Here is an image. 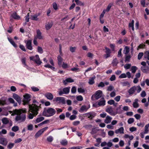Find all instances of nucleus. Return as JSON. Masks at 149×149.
Returning <instances> with one entry per match:
<instances>
[{
	"instance_id": "nucleus-62",
	"label": "nucleus",
	"mask_w": 149,
	"mask_h": 149,
	"mask_svg": "<svg viewBox=\"0 0 149 149\" xmlns=\"http://www.w3.org/2000/svg\"><path fill=\"white\" fill-rule=\"evenodd\" d=\"M114 134V132L112 130H110L108 132V134L109 136H113V135Z\"/></svg>"
},
{
	"instance_id": "nucleus-30",
	"label": "nucleus",
	"mask_w": 149,
	"mask_h": 149,
	"mask_svg": "<svg viewBox=\"0 0 149 149\" xmlns=\"http://www.w3.org/2000/svg\"><path fill=\"white\" fill-rule=\"evenodd\" d=\"M36 57L37 58V60H35V62L38 65H40L42 63L41 61L40 60V58L38 55H36Z\"/></svg>"
},
{
	"instance_id": "nucleus-43",
	"label": "nucleus",
	"mask_w": 149,
	"mask_h": 149,
	"mask_svg": "<svg viewBox=\"0 0 149 149\" xmlns=\"http://www.w3.org/2000/svg\"><path fill=\"white\" fill-rule=\"evenodd\" d=\"M122 85L123 86H128V87H129L130 86V84L128 81L122 83Z\"/></svg>"
},
{
	"instance_id": "nucleus-12",
	"label": "nucleus",
	"mask_w": 149,
	"mask_h": 149,
	"mask_svg": "<svg viewBox=\"0 0 149 149\" xmlns=\"http://www.w3.org/2000/svg\"><path fill=\"white\" fill-rule=\"evenodd\" d=\"M106 111L109 113L112 116H115L116 113L113 112L112 110V108L111 107H110L107 108L106 110Z\"/></svg>"
},
{
	"instance_id": "nucleus-34",
	"label": "nucleus",
	"mask_w": 149,
	"mask_h": 149,
	"mask_svg": "<svg viewBox=\"0 0 149 149\" xmlns=\"http://www.w3.org/2000/svg\"><path fill=\"white\" fill-rule=\"evenodd\" d=\"M57 59L58 65L60 66L62 65V62L63 61V59L60 56H58Z\"/></svg>"
},
{
	"instance_id": "nucleus-51",
	"label": "nucleus",
	"mask_w": 149,
	"mask_h": 149,
	"mask_svg": "<svg viewBox=\"0 0 149 149\" xmlns=\"http://www.w3.org/2000/svg\"><path fill=\"white\" fill-rule=\"evenodd\" d=\"M78 92L80 93H83L85 92V90L82 88H78L77 89Z\"/></svg>"
},
{
	"instance_id": "nucleus-15",
	"label": "nucleus",
	"mask_w": 149,
	"mask_h": 149,
	"mask_svg": "<svg viewBox=\"0 0 149 149\" xmlns=\"http://www.w3.org/2000/svg\"><path fill=\"white\" fill-rule=\"evenodd\" d=\"M8 141L5 138H1L0 139V144L3 146H6L7 144Z\"/></svg>"
},
{
	"instance_id": "nucleus-63",
	"label": "nucleus",
	"mask_w": 149,
	"mask_h": 149,
	"mask_svg": "<svg viewBox=\"0 0 149 149\" xmlns=\"http://www.w3.org/2000/svg\"><path fill=\"white\" fill-rule=\"evenodd\" d=\"M82 148V147L81 146H76V147H72L68 149H80Z\"/></svg>"
},
{
	"instance_id": "nucleus-42",
	"label": "nucleus",
	"mask_w": 149,
	"mask_h": 149,
	"mask_svg": "<svg viewBox=\"0 0 149 149\" xmlns=\"http://www.w3.org/2000/svg\"><path fill=\"white\" fill-rule=\"evenodd\" d=\"M44 119V118L43 117H40L37 118L36 120V122L37 123H38L42 121Z\"/></svg>"
},
{
	"instance_id": "nucleus-56",
	"label": "nucleus",
	"mask_w": 149,
	"mask_h": 149,
	"mask_svg": "<svg viewBox=\"0 0 149 149\" xmlns=\"http://www.w3.org/2000/svg\"><path fill=\"white\" fill-rule=\"evenodd\" d=\"M114 89V87L112 85H110L107 87V91H111Z\"/></svg>"
},
{
	"instance_id": "nucleus-21",
	"label": "nucleus",
	"mask_w": 149,
	"mask_h": 149,
	"mask_svg": "<svg viewBox=\"0 0 149 149\" xmlns=\"http://www.w3.org/2000/svg\"><path fill=\"white\" fill-rule=\"evenodd\" d=\"M122 105H120L116 109V114L117 113H121L123 112V111L122 109Z\"/></svg>"
},
{
	"instance_id": "nucleus-1",
	"label": "nucleus",
	"mask_w": 149,
	"mask_h": 149,
	"mask_svg": "<svg viewBox=\"0 0 149 149\" xmlns=\"http://www.w3.org/2000/svg\"><path fill=\"white\" fill-rule=\"evenodd\" d=\"M33 102L32 104L29 105V110L32 113H29L28 118L29 119H32L34 116L37 115L38 111L41 108V104L40 102L33 100Z\"/></svg>"
},
{
	"instance_id": "nucleus-38",
	"label": "nucleus",
	"mask_w": 149,
	"mask_h": 149,
	"mask_svg": "<svg viewBox=\"0 0 149 149\" xmlns=\"http://www.w3.org/2000/svg\"><path fill=\"white\" fill-rule=\"evenodd\" d=\"M137 70V68L136 66H133L131 67V71L132 73H134Z\"/></svg>"
},
{
	"instance_id": "nucleus-25",
	"label": "nucleus",
	"mask_w": 149,
	"mask_h": 149,
	"mask_svg": "<svg viewBox=\"0 0 149 149\" xmlns=\"http://www.w3.org/2000/svg\"><path fill=\"white\" fill-rule=\"evenodd\" d=\"M11 16L14 19H16L18 20L20 18V17L15 12L13 13L12 14Z\"/></svg>"
},
{
	"instance_id": "nucleus-48",
	"label": "nucleus",
	"mask_w": 149,
	"mask_h": 149,
	"mask_svg": "<svg viewBox=\"0 0 149 149\" xmlns=\"http://www.w3.org/2000/svg\"><path fill=\"white\" fill-rule=\"evenodd\" d=\"M92 127V125H85L84 126V127L86 129H89Z\"/></svg>"
},
{
	"instance_id": "nucleus-8",
	"label": "nucleus",
	"mask_w": 149,
	"mask_h": 149,
	"mask_svg": "<svg viewBox=\"0 0 149 149\" xmlns=\"http://www.w3.org/2000/svg\"><path fill=\"white\" fill-rule=\"evenodd\" d=\"M24 43L26 44V47L29 50H31L33 49V47L32 46L31 40H25Z\"/></svg>"
},
{
	"instance_id": "nucleus-64",
	"label": "nucleus",
	"mask_w": 149,
	"mask_h": 149,
	"mask_svg": "<svg viewBox=\"0 0 149 149\" xmlns=\"http://www.w3.org/2000/svg\"><path fill=\"white\" fill-rule=\"evenodd\" d=\"M77 100L79 101H81L83 100V97L81 95H79L77 97Z\"/></svg>"
},
{
	"instance_id": "nucleus-61",
	"label": "nucleus",
	"mask_w": 149,
	"mask_h": 149,
	"mask_svg": "<svg viewBox=\"0 0 149 149\" xmlns=\"http://www.w3.org/2000/svg\"><path fill=\"white\" fill-rule=\"evenodd\" d=\"M131 66V64H126L124 65V68L125 69H129L130 68Z\"/></svg>"
},
{
	"instance_id": "nucleus-23",
	"label": "nucleus",
	"mask_w": 149,
	"mask_h": 149,
	"mask_svg": "<svg viewBox=\"0 0 149 149\" xmlns=\"http://www.w3.org/2000/svg\"><path fill=\"white\" fill-rule=\"evenodd\" d=\"M112 119V118L111 117L109 116H107L106 117L104 122L107 124L110 123L111 122Z\"/></svg>"
},
{
	"instance_id": "nucleus-29",
	"label": "nucleus",
	"mask_w": 149,
	"mask_h": 149,
	"mask_svg": "<svg viewBox=\"0 0 149 149\" xmlns=\"http://www.w3.org/2000/svg\"><path fill=\"white\" fill-rule=\"evenodd\" d=\"M131 57V56L130 54L125 55V62H129Z\"/></svg>"
},
{
	"instance_id": "nucleus-53",
	"label": "nucleus",
	"mask_w": 149,
	"mask_h": 149,
	"mask_svg": "<svg viewBox=\"0 0 149 149\" xmlns=\"http://www.w3.org/2000/svg\"><path fill=\"white\" fill-rule=\"evenodd\" d=\"M77 91L76 88L75 86L72 87L71 90V92L72 93H76Z\"/></svg>"
},
{
	"instance_id": "nucleus-5",
	"label": "nucleus",
	"mask_w": 149,
	"mask_h": 149,
	"mask_svg": "<svg viewBox=\"0 0 149 149\" xmlns=\"http://www.w3.org/2000/svg\"><path fill=\"white\" fill-rule=\"evenodd\" d=\"M102 95V92L100 90H98L96 91L95 93L91 97V99L93 100V97H94L96 100H98L101 97Z\"/></svg>"
},
{
	"instance_id": "nucleus-36",
	"label": "nucleus",
	"mask_w": 149,
	"mask_h": 149,
	"mask_svg": "<svg viewBox=\"0 0 149 149\" xmlns=\"http://www.w3.org/2000/svg\"><path fill=\"white\" fill-rule=\"evenodd\" d=\"M39 14L38 15H31V19L33 20L37 21L38 19V18H37L38 16L39 15Z\"/></svg>"
},
{
	"instance_id": "nucleus-24",
	"label": "nucleus",
	"mask_w": 149,
	"mask_h": 149,
	"mask_svg": "<svg viewBox=\"0 0 149 149\" xmlns=\"http://www.w3.org/2000/svg\"><path fill=\"white\" fill-rule=\"evenodd\" d=\"M8 39L10 43L13 45V46L15 48L17 47V45L15 44V43L11 38L8 37Z\"/></svg>"
},
{
	"instance_id": "nucleus-55",
	"label": "nucleus",
	"mask_w": 149,
	"mask_h": 149,
	"mask_svg": "<svg viewBox=\"0 0 149 149\" xmlns=\"http://www.w3.org/2000/svg\"><path fill=\"white\" fill-rule=\"evenodd\" d=\"M143 52H140L139 53L138 56V58L139 60L143 56Z\"/></svg>"
},
{
	"instance_id": "nucleus-14",
	"label": "nucleus",
	"mask_w": 149,
	"mask_h": 149,
	"mask_svg": "<svg viewBox=\"0 0 149 149\" xmlns=\"http://www.w3.org/2000/svg\"><path fill=\"white\" fill-rule=\"evenodd\" d=\"M44 95L47 99L50 100H52L53 98V95L50 93H47L44 94Z\"/></svg>"
},
{
	"instance_id": "nucleus-47",
	"label": "nucleus",
	"mask_w": 149,
	"mask_h": 149,
	"mask_svg": "<svg viewBox=\"0 0 149 149\" xmlns=\"http://www.w3.org/2000/svg\"><path fill=\"white\" fill-rule=\"evenodd\" d=\"M105 49L106 50V51L105 52L106 54H110L111 53V50L109 49V48L105 47Z\"/></svg>"
},
{
	"instance_id": "nucleus-26",
	"label": "nucleus",
	"mask_w": 149,
	"mask_h": 149,
	"mask_svg": "<svg viewBox=\"0 0 149 149\" xmlns=\"http://www.w3.org/2000/svg\"><path fill=\"white\" fill-rule=\"evenodd\" d=\"M141 70L142 72L143 73H148V67H147V68H146V66H142L141 67Z\"/></svg>"
},
{
	"instance_id": "nucleus-50",
	"label": "nucleus",
	"mask_w": 149,
	"mask_h": 149,
	"mask_svg": "<svg viewBox=\"0 0 149 149\" xmlns=\"http://www.w3.org/2000/svg\"><path fill=\"white\" fill-rule=\"evenodd\" d=\"M134 121V119L133 118H130L128 119L127 122L129 124H131Z\"/></svg>"
},
{
	"instance_id": "nucleus-54",
	"label": "nucleus",
	"mask_w": 149,
	"mask_h": 149,
	"mask_svg": "<svg viewBox=\"0 0 149 149\" xmlns=\"http://www.w3.org/2000/svg\"><path fill=\"white\" fill-rule=\"evenodd\" d=\"M65 114L64 113H62L59 116V118L62 120H64L65 118Z\"/></svg>"
},
{
	"instance_id": "nucleus-27",
	"label": "nucleus",
	"mask_w": 149,
	"mask_h": 149,
	"mask_svg": "<svg viewBox=\"0 0 149 149\" xmlns=\"http://www.w3.org/2000/svg\"><path fill=\"white\" fill-rule=\"evenodd\" d=\"M144 57L146 59L149 60V50L145 52L144 54Z\"/></svg>"
},
{
	"instance_id": "nucleus-28",
	"label": "nucleus",
	"mask_w": 149,
	"mask_h": 149,
	"mask_svg": "<svg viewBox=\"0 0 149 149\" xmlns=\"http://www.w3.org/2000/svg\"><path fill=\"white\" fill-rule=\"evenodd\" d=\"M138 100L137 99H135L134 100V102H133V106L134 107L137 108L139 107V104L138 103Z\"/></svg>"
},
{
	"instance_id": "nucleus-4",
	"label": "nucleus",
	"mask_w": 149,
	"mask_h": 149,
	"mask_svg": "<svg viewBox=\"0 0 149 149\" xmlns=\"http://www.w3.org/2000/svg\"><path fill=\"white\" fill-rule=\"evenodd\" d=\"M70 87L69 86L67 87L64 88L63 90L59 91H58V94L59 95H61L63 94H68L69 93L70 89Z\"/></svg>"
},
{
	"instance_id": "nucleus-7",
	"label": "nucleus",
	"mask_w": 149,
	"mask_h": 149,
	"mask_svg": "<svg viewBox=\"0 0 149 149\" xmlns=\"http://www.w3.org/2000/svg\"><path fill=\"white\" fill-rule=\"evenodd\" d=\"M96 115V113L93 112H90L84 114V117H87L90 120L92 119Z\"/></svg>"
},
{
	"instance_id": "nucleus-6",
	"label": "nucleus",
	"mask_w": 149,
	"mask_h": 149,
	"mask_svg": "<svg viewBox=\"0 0 149 149\" xmlns=\"http://www.w3.org/2000/svg\"><path fill=\"white\" fill-rule=\"evenodd\" d=\"M24 97L23 104L25 105L28 104L30 100L31 95L28 94H26L24 96Z\"/></svg>"
},
{
	"instance_id": "nucleus-10",
	"label": "nucleus",
	"mask_w": 149,
	"mask_h": 149,
	"mask_svg": "<svg viewBox=\"0 0 149 149\" xmlns=\"http://www.w3.org/2000/svg\"><path fill=\"white\" fill-rule=\"evenodd\" d=\"M90 107V106L88 107H87L86 105H83L81 107L80 109L79 110V111L80 113H82L84 111L86 112L89 109Z\"/></svg>"
},
{
	"instance_id": "nucleus-11",
	"label": "nucleus",
	"mask_w": 149,
	"mask_h": 149,
	"mask_svg": "<svg viewBox=\"0 0 149 149\" xmlns=\"http://www.w3.org/2000/svg\"><path fill=\"white\" fill-rule=\"evenodd\" d=\"M56 101L58 102L59 103L65 104V101L64 98L62 97H57L56 98Z\"/></svg>"
},
{
	"instance_id": "nucleus-3",
	"label": "nucleus",
	"mask_w": 149,
	"mask_h": 149,
	"mask_svg": "<svg viewBox=\"0 0 149 149\" xmlns=\"http://www.w3.org/2000/svg\"><path fill=\"white\" fill-rule=\"evenodd\" d=\"M56 113V111L55 109L49 108L44 111L43 115L45 116L49 117L53 116Z\"/></svg>"
},
{
	"instance_id": "nucleus-40",
	"label": "nucleus",
	"mask_w": 149,
	"mask_h": 149,
	"mask_svg": "<svg viewBox=\"0 0 149 149\" xmlns=\"http://www.w3.org/2000/svg\"><path fill=\"white\" fill-rule=\"evenodd\" d=\"M7 104V102L6 100H0V106H4Z\"/></svg>"
},
{
	"instance_id": "nucleus-20",
	"label": "nucleus",
	"mask_w": 149,
	"mask_h": 149,
	"mask_svg": "<svg viewBox=\"0 0 149 149\" xmlns=\"http://www.w3.org/2000/svg\"><path fill=\"white\" fill-rule=\"evenodd\" d=\"M106 101L104 98L99 100L97 104L99 106H104L105 104Z\"/></svg>"
},
{
	"instance_id": "nucleus-18",
	"label": "nucleus",
	"mask_w": 149,
	"mask_h": 149,
	"mask_svg": "<svg viewBox=\"0 0 149 149\" xmlns=\"http://www.w3.org/2000/svg\"><path fill=\"white\" fill-rule=\"evenodd\" d=\"M37 35L36 36L35 38H36V39L38 38L39 39H42L43 38V37L41 35V33L39 30H37Z\"/></svg>"
},
{
	"instance_id": "nucleus-52",
	"label": "nucleus",
	"mask_w": 149,
	"mask_h": 149,
	"mask_svg": "<svg viewBox=\"0 0 149 149\" xmlns=\"http://www.w3.org/2000/svg\"><path fill=\"white\" fill-rule=\"evenodd\" d=\"M28 130L30 131H31L33 129V126L32 124H30L28 125L27 126Z\"/></svg>"
},
{
	"instance_id": "nucleus-19",
	"label": "nucleus",
	"mask_w": 149,
	"mask_h": 149,
	"mask_svg": "<svg viewBox=\"0 0 149 149\" xmlns=\"http://www.w3.org/2000/svg\"><path fill=\"white\" fill-rule=\"evenodd\" d=\"M124 130V129L123 127H120L119 129L116 130L115 131V133L116 134H118V133H120L121 134H123Z\"/></svg>"
},
{
	"instance_id": "nucleus-16",
	"label": "nucleus",
	"mask_w": 149,
	"mask_h": 149,
	"mask_svg": "<svg viewBox=\"0 0 149 149\" xmlns=\"http://www.w3.org/2000/svg\"><path fill=\"white\" fill-rule=\"evenodd\" d=\"M74 82V80L73 79L71 78H69L66 79L63 81V83L64 85H66L68 83H72Z\"/></svg>"
},
{
	"instance_id": "nucleus-57",
	"label": "nucleus",
	"mask_w": 149,
	"mask_h": 149,
	"mask_svg": "<svg viewBox=\"0 0 149 149\" xmlns=\"http://www.w3.org/2000/svg\"><path fill=\"white\" fill-rule=\"evenodd\" d=\"M112 3H109L108 5L107 9H106V11L107 12L109 11V10H110V9L111 7L112 6Z\"/></svg>"
},
{
	"instance_id": "nucleus-9",
	"label": "nucleus",
	"mask_w": 149,
	"mask_h": 149,
	"mask_svg": "<svg viewBox=\"0 0 149 149\" xmlns=\"http://www.w3.org/2000/svg\"><path fill=\"white\" fill-rule=\"evenodd\" d=\"M48 127H47L43 128L39 131H38L35 134V136L36 137H38L41 135V134L46 130L48 129Z\"/></svg>"
},
{
	"instance_id": "nucleus-2",
	"label": "nucleus",
	"mask_w": 149,
	"mask_h": 149,
	"mask_svg": "<svg viewBox=\"0 0 149 149\" xmlns=\"http://www.w3.org/2000/svg\"><path fill=\"white\" fill-rule=\"evenodd\" d=\"M26 110L25 109L14 110V113L12 114V116L17 115L15 120L19 123L24 121L26 118Z\"/></svg>"
},
{
	"instance_id": "nucleus-32",
	"label": "nucleus",
	"mask_w": 149,
	"mask_h": 149,
	"mask_svg": "<svg viewBox=\"0 0 149 149\" xmlns=\"http://www.w3.org/2000/svg\"><path fill=\"white\" fill-rule=\"evenodd\" d=\"M129 52V48L127 46H126L125 47L124 50H123L124 54L125 55L128 54Z\"/></svg>"
},
{
	"instance_id": "nucleus-17",
	"label": "nucleus",
	"mask_w": 149,
	"mask_h": 149,
	"mask_svg": "<svg viewBox=\"0 0 149 149\" xmlns=\"http://www.w3.org/2000/svg\"><path fill=\"white\" fill-rule=\"evenodd\" d=\"M13 98L16 100L19 103H20L21 102V99L20 97L19 96L16 94H14L13 95Z\"/></svg>"
},
{
	"instance_id": "nucleus-41",
	"label": "nucleus",
	"mask_w": 149,
	"mask_h": 149,
	"mask_svg": "<svg viewBox=\"0 0 149 149\" xmlns=\"http://www.w3.org/2000/svg\"><path fill=\"white\" fill-rule=\"evenodd\" d=\"M22 62L23 64L24 65V67L26 68L27 69H29L28 66L26 65V60L25 58H23L22 59Z\"/></svg>"
},
{
	"instance_id": "nucleus-13",
	"label": "nucleus",
	"mask_w": 149,
	"mask_h": 149,
	"mask_svg": "<svg viewBox=\"0 0 149 149\" xmlns=\"http://www.w3.org/2000/svg\"><path fill=\"white\" fill-rule=\"evenodd\" d=\"M136 90V87L135 86H133L130 88L128 91V93L130 95H131L134 93L135 91Z\"/></svg>"
},
{
	"instance_id": "nucleus-46",
	"label": "nucleus",
	"mask_w": 149,
	"mask_h": 149,
	"mask_svg": "<svg viewBox=\"0 0 149 149\" xmlns=\"http://www.w3.org/2000/svg\"><path fill=\"white\" fill-rule=\"evenodd\" d=\"M76 49V47H72L71 46L70 47V50L71 52L72 53L74 52Z\"/></svg>"
},
{
	"instance_id": "nucleus-33",
	"label": "nucleus",
	"mask_w": 149,
	"mask_h": 149,
	"mask_svg": "<svg viewBox=\"0 0 149 149\" xmlns=\"http://www.w3.org/2000/svg\"><path fill=\"white\" fill-rule=\"evenodd\" d=\"M2 123L5 124H6L9 123V120L8 118H4L2 119Z\"/></svg>"
},
{
	"instance_id": "nucleus-58",
	"label": "nucleus",
	"mask_w": 149,
	"mask_h": 149,
	"mask_svg": "<svg viewBox=\"0 0 149 149\" xmlns=\"http://www.w3.org/2000/svg\"><path fill=\"white\" fill-rule=\"evenodd\" d=\"M127 77V75L125 73H123L119 76V78L120 79L125 78Z\"/></svg>"
},
{
	"instance_id": "nucleus-60",
	"label": "nucleus",
	"mask_w": 149,
	"mask_h": 149,
	"mask_svg": "<svg viewBox=\"0 0 149 149\" xmlns=\"http://www.w3.org/2000/svg\"><path fill=\"white\" fill-rule=\"evenodd\" d=\"M53 138L51 136H50L47 137V141L49 142H51L53 140Z\"/></svg>"
},
{
	"instance_id": "nucleus-49",
	"label": "nucleus",
	"mask_w": 149,
	"mask_h": 149,
	"mask_svg": "<svg viewBox=\"0 0 149 149\" xmlns=\"http://www.w3.org/2000/svg\"><path fill=\"white\" fill-rule=\"evenodd\" d=\"M37 50L38 52L40 54H42L43 52V50L42 48L40 46L38 47Z\"/></svg>"
},
{
	"instance_id": "nucleus-22",
	"label": "nucleus",
	"mask_w": 149,
	"mask_h": 149,
	"mask_svg": "<svg viewBox=\"0 0 149 149\" xmlns=\"http://www.w3.org/2000/svg\"><path fill=\"white\" fill-rule=\"evenodd\" d=\"M53 25V22H51L47 23L45 25L46 29L48 30H49L52 26Z\"/></svg>"
},
{
	"instance_id": "nucleus-37",
	"label": "nucleus",
	"mask_w": 149,
	"mask_h": 149,
	"mask_svg": "<svg viewBox=\"0 0 149 149\" xmlns=\"http://www.w3.org/2000/svg\"><path fill=\"white\" fill-rule=\"evenodd\" d=\"M99 130L97 129L96 128H93L91 132V134L92 135L96 133Z\"/></svg>"
},
{
	"instance_id": "nucleus-44",
	"label": "nucleus",
	"mask_w": 149,
	"mask_h": 149,
	"mask_svg": "<svg viewBox=\"0 0 149 149\" xmlns=\"http://www.w3.org/2000/svg\"><path fill=\"white\" fill-rule=\"evenodd\" d=\"M19 130V128L17 126H13L12 128V130L15 132Z\"/></svg>"
},
{
	"instance_id": "nucleus-45",
	"label": "nucleus",
	"mask_w": 149,
	"mask_h": 149,
	"mask_svg": "<svg viewBox=\"0 0 149 149\" xmlns=\"http://www.w3.org/2000/svg\"><path fill=\"white\" fill-rule=\"evenodd\" d=\"M31 88L32 90L34 92H37L39 90V89L38 88L33 86L31 87Z\"/></svg>"
},
{
	"instance_id": "nucleus-35",
	"label": "nucleus",
	"mask_w": 149,
	"mask_h": 149,
	"mask_svg": "<svg viewBox=\"0 0 149 149\" xmlns=\"http://www.w3.org/2000/svg\"><path fill=\"white\" fill-rule=\"evenodd\" d=\"M60 143L63 146H66L68 144V141L66 139H64L61 141Z\"/></svg>"
},
{
	"instance_id": "nucleus-31",
	"label": "nucleus",
	"mask_w": 149,
	"mask_h": 149,
	"mask_svg": "<svg viewBox=\"0 0 149 149\" xmlns=\"http://www.w3.org/2000/svg\"><path fill=\"white\" fill-rule=\"evenodd\" d=\"M95 78V76L91 78L89 80V84L90 85H92L94 84L95 83L94 80Z\"/></svg>"
},
{
	"instance_id": "nucleus-59",
	"label": "nucleus",
	"mask_w": 149,
	"mask_h": 149,
	"mask_svg": "<svg viewBox=\"0 0 149 149\" xmlns=\"http://www.w3.org/2000/svg\"><path fill=\"white\" fill-rule=\"evenodd\" d=\"M20 49L23 51L24 52H26V49L24 47V46L22 45H20L19 46Z\"/></svg>"
},
{
	"instance_id": "nucleus-39",
	"label": "nucleus",
	"mask_w": 149,
	"mask_h": 149,
	"mask_svg": "<svg viewBox=\"0 0 149 149\" xmlns=\"http://www.w3.org/2000/svg\"><path fill=\"white\" fill-rule=\"evenodd\" d=\"M149 127V123L146 125L145 127V131L144 132L145 134H147L148 133V128Z\"/></svg>"
}]
</instances>
